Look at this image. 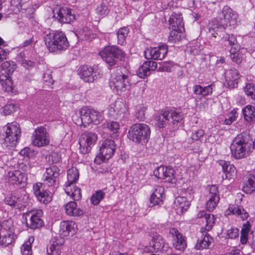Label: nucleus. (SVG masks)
<instances>
[{
    "instance_id": "nucleus-1",
    "label": "nucleus",
    "mask_w": 255,
    "mask_h": 255,
    "mask_svg": "<svg viewBox=\"0 0 255 255\" xmlns=\"http://www.w3.org/2000/svg\"><path fill=\"white\" fill-rule=\"evenodd\" d=\"M237 14L229 6H225L222 11L219 14L217 19V23L210 27L209 31L211 34L216 37L217 31L224 29L226 27L234 25L236 24Z\"/></svg>"
},
{
    "instance_id": "nucleus-2",
    "label": "nucleus",
    "mask_w": 255,
    "mask_h": 255,
    "mask_svg": "<svg viewBox=\"0 0 255 255\" xmlns=\"http://www.w3.org/2000/svg\"><path fill=\"white\" fill-rule=\"evenodd\" d=\"M74 123L78 126L87 127L91 123L99 124L103 119L102 114L93 109L84 107L72 117Z\"/></svg>"
},
{
    "instance_id": "nucleus-3",
    "label": "nucleus",
    "mask_w": 255,
    "mask_h": 255,
    "mask_svg": "<svg viewBox=\"0 0 255 255\" xmlns=\"http://www.w3.org/2000/svg\"><path fill=\"white\" fill-rule=\"evenodd\" d=\"M252 145V140L249 136L238 135L230 146L232 155L237 159L244 158L249 154Z\"/></svg>"
},
{
    "instance_id": "nucleus-4",
    "label": "nucleus",
    "mask_w": 255,
    "mask_h": 255,
    "mask_svg": "<svg viewBox=\"0 0 255 255\" xmlns=\"http://www.w3.org/2000/svg\"><path fill=\"white\" fill-rule=\"evenodd\" d=\"M44 41L47 48L52 52L64 50L69 46L66 35L62 32L47 34L44 37Z\"/></svg>"
},
{
    "instance_id": "nucleus-5",
    "label": "nucleus",
    "mask_w": 255,
    "mask_h": 255,
    "mask_svg": "<svg viewBox=\"0 0 255 255\" xmlns=\"http://www.w3.org/2000/svg\"><path fill=\"white\" fill-rule=\"evenodd\" d=\"M5 137L2 138L1 144L4 148L11 149L15 147L21 135V129L17 123L7 124L4 127Z\"/></svg>"
},
{
    "instance_id": "nucleus-6",
    "label": "nucleus",
    "mask_w": 255,
    "mask_h": 255,
    "mask_svg": "<svg viewBox=\"0 0 255 255\" xmlns=\"http://www.w3.org/2000/svg\"><path fill=\"white\" fill-rule=\"evenodd\" d=\"M151 131L145 124H135L131 126L128 132V138L136 143L144 144L148 142Z\"/></svg>"
},
{
    "instance_id": "nucleus-7",
    "label": "nucleus",
    "mask_w": 255,
    "mask_h": 255,
    "mask_svg": "<svg viewBox=\"0 0 255 255\" xmlns=\"http://www.w3.org/2000/svg\"><path fill=\"white\" fill-rule=\"evenodd\" d=\"M79 171L75 167H72L67 171V182L65 183V191L74 200H79L82 197L81 189L75 185L79 178Z\"/></svg>"
},
{
    "instance_id": "nucleus-8",
    "label": "nucleus",
    "mask_w": 255,
    "mask_h": 255,
    "mask_svg": "<svg viewBox=\"0 0 255 255\" xmlns=\"http://www.w3.org/2000/svg\"><path fill=\"white\" fill-rule=\"evenodd\" d=\"M110 86L117 94L121 95L130 88L128 76L120 70L114 73L110 82Z\"/></svg>"
},
{
    "instance_id": "nucleus-9",
    "label": "nucleus",
    "mask_w": 255,
    "mask_h": 255,
    "mask_svg": "<svg viewBox=\"0 0 255 255\" xmlns=\"http://www.w3.org/2000/svg\"><path fill=\"white\" fill-rule=\"evenodd\" d=\"M183 114L177 111H167L157 115L155 118V125L160 128L167 125H175L182 121Z\"/></svg>"
},
{
    "instance_id": "nucleus-10",
    "label": "nucleus",
    "mask_w": 255,
    "mask_h": 255,
    "mask_svg": "<svg viewBox=\"0 0 255 255\" xmlns=\"http://www.w3.org/2000/svg\"><path fill=\"white\" fill-rule=\"evenodd\" d=\"M99 54L110 66L115 65L118 59L122 60L125 57L124 52L116 46H106L99 52Z\"/></svg>"
},
{
    "instance_id": "nucleus-11",
    "label": "nucleus",
    "mask_w": 255,
    "mask_h": 255,
    "mask_svg": "<svg viewBox=\"0 0 255 255\" xmlns=\"http://www.w3.org/2000/svg\"><path fill=\"white\" fill-rule=\"evenodd\" d=\"M26 226L31 229H37L43 226L42 219L43 212L41 209L31 210L23 214Z\"/></svg>"
},
{
    "instance_id": "nucleus-12",
    "label": "nucleus",
    "mask_w": 255,
    "mask_h": 255,
    "mask_svg": "<svg viewBox=\"0 0 255 255\" xmlns=\"http://www.w3.org/2000/svg\"><path fill=\"white\" fill-rule=\"evenodd\" d=\"M16 238L12 223L8 221L3 222V227L0 231V244L7 246L12 243Z\"/></svg>"
},
{
    "instance_id": "nucleus-13",
    "label": "nucleus",
    "mask_w": 255,
    "mask_h": 255,
    "mask_svg": "<svg viewBox=\"0 0 255 255\" xmlns=\"http://www.w3.org/2000/svg\"><path fill=\"white\" fill-rule=\"evenodd\" d=\"M32 144L38 147H42L49 144L50 137L46 129L43 127L36 128L32 134Z\"/></svg>"
},
{
    "instance_id": "nucleus-14",
    "label": "nucleus",
    "mask_w": 255,
    "mask_h": 255,
    "mask_svg": "<svg viewBox=\"0 0 255 255\" xmlns=\"http://www.w3.org/2000/svg\"><path fill=\"white\" fill-rule=\"evenodd\" d=\"M153 173L156 178L165 182L175 183L176 181L175 171L170 167L160 166L154 170Z\"/></svg>"
},
{
    "instance_id": "nucleus-15",
    "label": "nucleus",
    "mask_w": 255,
    "mask_h": 255,
    "mask_svg": "<svg viewBox=\"0 0 255 255\" xmlns=\"http://www.w3.org/2000/svg\"><path fill=\"white\" fill-rule=\"evenodd\" d=\"M115 149L116 144L114 140L110 139H105L100 146L99 158L102 161L109 159L114 155Z\"/></svg>"
},
{
    "instance_id": "nucleus-16",
    "label": "nucleus",
    "mask_w": 255,
    "mask_h": 255,
    "mask_svg": "<svg viewBox=\"0 0 255 255\" xmlns=\"http://www.w3.org/2000/svg\"><path fill=\"white\" fill-rule=\"evenodd\" d=\"M98 139V135L94 132H86L82 134L79 141L80 149L83 152H88Z\"/></svg>"
},
{
    "instance_id": "nucleus-17",
    "label": "nucleus",
    "mask_w": 255,
    "mask_h": 255,
    "mask_svg": "<svg viewBox=\"0 0 255 255\" xmlns=\"http://www.w3.org/2000/svg\"><path fill=\"white\" fill-rule=\"evenodd\" d=\"M168 52L167 45L163 44L156 47L147 48L144 51V56L146 59L162 60Z\"/></svg>"
},
{
    "instance_id": "nucleus-18",
    "label": "nucleus",
    "mask_w": 255,
    "mask_h": 255,
    "mask_svg": "<svg viewBox=\"0 0 255 255\" xmlns=\"http://www.w3.org/2000/svg\"><path fill=\"white\" fill-rule=\"evenodd\" d=\"M169 234L172 237V246L176 250L183 251L187 247L186 238L177 229L172 228Z\"/></svg>"
},
{
    "instance_id": "nucleus-19",
    "label": "nucleus",
    "mask_w": 255,
    "mask_h": 255,
    "mask_svg": "<svg viewBox=\"0 0 255 255\" xmlns=\"http://www.w3.org/2000/svg\"><path fill=\"white\" fill-rule=\"evenodd\" d=\"M33 188L35 195L41 203L47 204L52 201V195L51 192L45 190L43 187L42 183H36L33 185Z\"/></svg>"
},
{
    "instance_id": "nucleus-20",
    "label": "nucleus",
    "mask_w": 255,
    "mask_h": 255,
    "mask_svg": "<svg viewBox=\"0 0 255 255\" xmlns=\"http://www.w3.org/2000/svg\"><path fill=\"white\" fill-rule=\"evenodd\" d=\"M59 169L55 166L47 168L45 172L43 175V183L42 185L48 187L54 186L56 183V179L59 175Z\"/></svg>"
},
{
    "instance_id": "nucleus-21",
    "label": "nucleus",
    "mask_w": 255,
    "mask_h": 255,
    "mask_svg": "<svg viewBox=\"0 0 255 255\" xmlns=\"http://www.w3.org/2000/svg\"><path fill=\"white\" fill-rule=\"evenodd\" d=\"M169 250V247L165 244L163 238L157 235L154 237L149 244V250L152 252H160L166 253Z\"/></svg>"
},
{
    "instance_id": "nucleus-22",
    "label": "nucleus",
    "mask_w": 255,
    "mask_h": 255,
    "mask_svg": "<svg viewBox=\"0 0 255 255\" xmlns=\"http://www.w3.org/2000/svg\"><path fill=\"white\" fill-rule=\"evenodd\" d=\"M6 178L9 183L16 185H24L27 179L26 174L19 170L9 171Z\"/></svg>"
},
{
    "instance_id": "nucleus-23",
    "label": "nucleus",
    "mask_w": 255,
    "mask_h": 255,
    "mask_svg": "<svg viewBox=\"0 0 255 255\" xmlns=\"http://www.w3.org/2000/svg\"><path fill=\"white\" fill-rule=\"evenodd\" d=\"M57 14L56 18L61 23H69L75 18V15L72 13L71 9L66 7L60 8L57 11Z\"/></svg>"
},
{
    "instance_id": "nucleus-24",
    "label": "nucleus",
    "mask_w": 255,
    "mask_h": 255,
    "mask_svg": "<svg viewBox=\"0 0 255 255\" xmlns=\"http://www.w3.org/2000/svg\"><path fill=\"white\" fill-rule=\"evenodd\" d=\"M75 223L72 221H63L60 223L59 234L63 238L75 233Z\"/></svg>"
},
{
    "instance_id": "nucleus-25",
    "label": "nucleus",
    "mask_w": 255,
    "mask_h": 255,
    "mask_svg": "<svg viewBox=\"0 0 255 255\" xmlns=\"http://www.w3.org/2000/svg\"><path fill=\"white\" fill-rule=\"evenodd\" d=\"M109 111L111 115L116 114L121 117L127 113L128 108L124 102L118 100L110 106Z\"/></svg>"
},
{
    "instance_id": "nucleus-26",
    "label": "nucleus",
    "mask_w": 255,
    "mask_h": 255,
    "mask_svg": "<svg viewBox=\"0 0 255 255\" xmlns=\"http://www.w3.org/2000/svg\"><path fill=\"white\" fill-rule=\"evenodd\" d=\"M157 68V63L153 61H145L137 71V75L143 78L150 74V71H154Z\"/></svg>"
},
{
    "instance_id": "nucleus-27",
    "label": "nucleus",
    "mask_w": 255,
    "mask_h": 255,
    "mask_svg": "<svg viewBox=\"0 0 255 255\" xmlns=\"http://www.w3.org/2000/svg\"><path fill=\"white\" fill-rule=\"evenodd\" d=\"M16 68V65L13 61H5L0 66V78L5 79L9 77Z\"/></svg>"
},
{
    "instance_id": "nucleus-28",
    "label": "nucleus",
    "mask_w": 255,
    "mask_h": 255,
    "mask_svg": "<svg viewBox=\"0 0 255 255\" xmlns=\"http://www.w3.org/2000/svg\"><path fill=\"white\" fill-rule=\"evenodd\" d=\"M79 75L86 82L91 83L95 80L93 69L88 66L84 65L80 67Z\"/></svg>"
},
{
    "instance_id": "nucleus-29",
    "label": "nucleus",
    "mask_w": 255,
    "mask_h": 255,
    "mask_svg": "<svg viewBox=\"0 0 255 255\" xmlns=\"http://www.w3.org/2000/svg\"><path fill=\"white\" fill-rule=\"evenodd\" d=\"M164 188L163 186L156 185L154 187L152 194L150 198V203L153 206L162 203Z\"/></svg>"
},
{
    "instance_id": "nucleus-30",
    "label": "nucleus",
    "mask_w": 255,
    "mask_h": 255,
    "mask_svg": "<svg viewBox=\"0 0 255 255\" xmlns=\"http://www.w3.org/2000/svg\"><path fill=\"white\" fill-rule=\"evenodd\" d=\"M168 22L172 29H181L183 28L184 23L182 16L179 12H173L171 15Z\"/></svg>"
},
{
    "instance_id": "nucleus-31",
    "label": "nucleus",
    "mask_w": 255,
    "mask_h": 255,
    "mask_svg": "<svg viewBox=\"0 0 255 255\" xmlns=\"http://www.w3.org/2000/svg\"><path fill=\"white\" fill-rule=\"evenodd\" d=\"M19 202L20 199L18 197V194L16 191L11 192L7 194L4 199V203L6 205L21 210L22 207L20 205Z\"/></svg>"
},
{
    "instance_id": "nucleus-32",
    "label": "nucleus",
    "mask_w": 255,
    "mask_h": 255,
    "mask_svg": "<svg viewBox=\"0 0 255 255\" xmlns=\"http://www.w3.org/2000/svg\"><path fill=\"white\" fill-rule=\"evenodd\" d=\"M66 214L71 216H79L83 215L84 211L77 208V203L75 201H70L65 205Z\"/></svg>"
},
{
    "instance_id": "nucleus-33",
    "label": "nucleus",
    "mask_w": 255,
    "mask_h": 255,
    "mask_svg": "<svg viewBox=\"0 0 255 255\" xmlns=\"http://www.w3.org/2000/svg\"><path fill=\"white\" fill-rule=\"evenodd\" d=\"M219 164L222 167L226 179H230L236 175V168L233 165L231 164L229 162L220 160L219 161Z\"/></svg>"
},
{
    "instance_id": "nucleus-34",
    "label": "nucleus",
    "mask_w": 255,
    "mask_h": 255,
    "mask_svg": "<svg viewBox=\"0 0 255 255\" xmlns=\"http://www.w3.org/2000/svg\"><path fill=\"white\" fill-rule=\"evenodd\" d=\"M228 210L232 214L237 216L243 220H245L249 217V213L242 206L238 205H230Z\"/></svg>"
},
{
    "instance_id": "nucleus-35",
    "label": "nucleus",
    "mask_w": 255,
    "mask_h": 255,
    "mask_svg": "<svg viewBox=\"0 0 255 255\" xmlns=\"http://www.w3.org/2000/svg\"><path fill=\"white\" fill-rule=\"evenodd\" d=\"M174 203L177 212L180 214H183L190 206L189 201L184 197H177L174 201Z\"/></svg>"
},
{
    "instance_id": "nucleus-36",
    "label": "nucleus",
    "mask_w": 255,
    "mask_h": 255,
    "mask_svg": "<svg viewBox=\"0 0 255 255\" xmlns=\"http://www.w3.org/2000/svg\"><path fill=\"white\" fill-rule=\"evenodd\" d=\"M203 237L197 241V243L195 246L197 250H202L206 249L209 247L213 241V239L206 232L202 234Z\"/></svg>"
},
{
    "instance_id": "nucleus-37",
    "label": "nucleus",
    "mask_w": 255,
    "mask_h": 255,
    "mask_svg": "<svg viewBox=\"0 0 255 255\" xmlns=\"http://www.w3.org/2000/svg\"><path fill=\"white\" fill-rule=\"evenodd\" d=\"M75 34L78 38L82 40H92L95 38V34L87 27L79 28L76 30Z\"/></svg>"
},
{
    "instance_id": "nucleus-38",
    "label": "nucleus",
    "mask_w": 255,
    "mask_h": 255,
    "mask_svg": "<svg viewBox=\"0 0 255 255\" xmlns=\"http://www.w3.org/2000/svg\"><path fill=\"white\" fill-rule=\"evenodd\" d=\"M193 90L194 94L205 97L212 93V85L202 87L201 85H196L193 86Z\"/></svg>"
},
{
    "instance_id": "nucleus-39",
    "label": "nucleus",
    "mask_w": 255,
    "mask_h": 255,
    "mask_svg": "<svg viewBox=\"0 0 255 255\" xmlns=\"http://www.w3.org/2000/svg\"><path fill=\"white\" fill-rule=\"evenodd\" d=\"M223 39L225 41V45H227L228 44L231 46V48L230 50L231 54H234L238 51L239 47L237 45V40L234 35H228L224 37Z\"/></svg>"
},
{
    "instance_id": "nucleus-40",
    "label": "nucleus",
    "mask_w": 255,
    "mask_h": 255,
    "mask_svg": "<svg viewBox=\"0 0 255 255\" xmlns=\"http://www.w3.org/2000/svg\"><path fill=\"white\" fill-rule=\"evenodd\" d=\"M246 121L251 122L255 121V109L254 107L248 105L243 110Z\"/></svg>"
},
{
    "instance_id": "nucleus-41",
    "label": "nucleus",
    "mask_w": 255,
    "mask_h": 255,
    "mask_svg": "<svg viewBox=\"0 0 255 255\" xmlns=\"http://www.w3.org/2000/svg\"><path fill=\"white\" fill-rule=\"evenodd\" d=\"M243 190L248 194L255 191V174L250 175L247 182L243 186Z\"/></svg>"
},
{
    "instance_id": "nucleus-42",
    "label": "nucleus",
    "mask_w": 255,
    "mask_h": 255,
    "mask_svg": "<svg viewBox=\"0 0 255 255\" xmlns=\"http://www.w3.org/2000/svg\"><path fill=\"white\" fill-rule=\"evenodd\" d=\"M207 200L206 203V209L209 211H213L217 207L219 200L220 196H207Z\"/></svg>"
},
{
    "instance_id": "nucleus-43",
    "label": "nucleus",
    "mask_w": 255,
    "mask_h": 255,
    "mask_svg": "<svg viewBox=\"0 0 255 255\" xmlns=\"http://www.w3.org/2000/svg\"><path fill=\"white\" fill-rule=\"evenodd\" d=\"M34 238L30 237L22 245L21 248V252L22 255H32L31 244L34 242Z\"/></svg>"
},
{
    "instance_id": "nucleus-44",
    "label": "nucleus",
    "mask_w": 255,
    "mask_h": 255,
    "mask_svg": "<svg viewBox=\"0 0 255 255\" xmlns=\"http://www.w3.org/2000/svg\"><path fill=\"white\" fill-rule=\"evenodd\" d=\"M225 77L227 82H236L240 79V74L237 69H231L226 72Z\"/></svg>"
},
{
    "instance_id": "nucleus-45",
    "label": "nucleus",
    "mask_w": 255,
    "mask_h": 255,
    "mask_svg": "<svg viewBox=\"0 0 255 255\" xmlns=\"http://www.w3.org/2000/svg\"><path fill=\"white\" fill-rule=\"evenodd\" d=\"M251 224L249 222L244 224L241 231V242L242 244H245L248 241V236L251 229Z\"/></svg>"
},
{
    "instance_id": "nucleus-46",
    "label": "nucleus",
    "mask_w": 255,
    "mask_h": 255,
    "mask_svg": "<svg viewBox=\"0 0 255 255\" xmlns=\"http://www.w3.org/2000/svg\"><path fill=\"white\" fill-rule=\"evenodd\" d=\"M128 32L129 29L126 27L121 28L118 30L117 32L118 44L123 45L125 43Z\"/></svg>"
},
{
    "instance_id": "nucleus-47",
    "label": "nucleus",
    "mask_w": 255,
    "mask_h": 255,
    "mask_svg": "<svg viewBox=\"0 0 255 255\" xmlns=\"http://www.w3.org/2000/svg\"><path fill=\"white\" fill-rule=\"evenodd\" d=\"M47 253L49 255H60L61 253V244L58 241H53L49 248L47 249Z\"/></svg>"
},
{
    "instance_id": "nucleus-48",
    "label": "nucleus",
    "mask_w": 255,
    "mask_h": 255,
    "mask_svg": "<svg viewBox=\"0 0 255 255\" xmlns=\"http://www.w3.org/2000/svg\"><path fill=\"white\" fill-rule=\"evenodd\" d=\"M96 13L99 15H106L109 13V9L108 7V3L106 0H103L97 6Z\"/></svg>"
},
{
    "instance_id": "nucleus-49",
    "label": "nucleus",
    "mask_w": 255,
    "mask_h": 255,
    "mask_svg": "<svg viewBox=\"0 0 255 255\" xmlns=\"http://www.w3.org/2000/svg\"><path fill=\"white\" fill-rule=\"evenodd\" d=\"M5 79L0 78V83L5 91L11 92L13 90V83L10 77H5Z\"/></svg>"
},
{
    "instance_id": "nucleus-50",
    "label": "nucleus",
    "mask_w": 255,
    "mask_h": 255,
    "mask_svg": "<svg viewBox=\"0 0 255 255\" xmlns=\"http://www.w3.org/2000/svg\"><path fill=\"white\" fill-rule=\"evenodd\" d=\"M244 91L247 96L255 100V84L252 83H247L244 88Z\"/></svg>"
},
{
    "instance_id": "nucleus-51",
    "label": "nucleus",
    "mask_w": 255,
    "mask_h": 255,
    "mask_svg": "<svg viewBox=\"0 0 255 255\" xmlns=\"http://www.w3.org/2000/svg\"><path fill=\"white\" fill-rule=\"evenodd\" d=\"M104 196L105 193L102 190L97 191L91 197V202L93 205H97L104 198Z\"/></svg>"
},
{
    "instance_id": "nucleus-52",
    "label": "nucleus",
    "mask_w": 255,
    "mask_h": 255,
    "mask_svg": "<svg viewBox=\"0 0 255 255\" xmlns=\"http://www.w3.org/2000/svg\"><path fill=\"white\" fill-rule=\"evenodd\" d=\"M204 220L206 223L205 229L209 231L211 230L215 224V218L213 215L208 213Z\"/></svg>"
},
{
    "instance_id": "nucleus-53",
    "label": "nucleus",
    "mask_w": 255,
    "mask_h": 255,
    "mask_svg": "<svg viewBox=\"0 0 255 255\" xmlns=\"http://www.w3.org/2000/svg\"><path fill=\"white\" fill-rule=\"evenodd\" d=\"M17 106L13 103L8 104L3 107V113L5 115H9L15 111Z\"/></svg>"
},
{
    "instance_id": "nucleus-54",
    "label": "nucleus",
    "mask_w": 255,
    "mask_h": 255,
    "mask_svg": "<svg viewBox=\"0 0 255 255\" xmlns=\"http://www.w3.org/2000/svg\"><path fill=\"white\" fill-rule=\"evenodd\" d=\"M43 80L48 86H51L54 83V80L52 76V72L48 70H47L43 75Z\"/></svg>"
},
{
    "instance_id": "nucleus-55",
    "label": "nucleus",
    "mask_w": 255,
    "mask_h": 255,
    "mask_svg": "<svg viewBox=\"0 0 255 255\" xmlns=\"http://www.w3.org/2000/svg\"><path fill=\"white\" fill-rule=\"evenodd\" d=\"M226 237L230 239H235L239 236V229L236 228H232L226 232Z\"/></svg>"
},
{
    "instance_id": "nucleus-56",
    "label": "nucleus",
    "mask_w": 255,
    "mask_h": 255,
    "mask_svg": "<svg viewBox=\"0 0 255 255\" xmlns=\"http://www.w3.org/2000/svg\"><path fill=\"white\" fill-rule=\"evenodd\" d=\"M106 127L110 129L111 131H113L116 132L119 129L120 125L118 122L114 121H111L107 122L106 125Z\"/></svg>"
},
{
    "instance_id": "nucleus-57",
    "label": "nucleus",
    "mask_w": 255,
    "mask_h": 255,
    "mask_svg": "<svg viewBox=\"0 0 255 255\" xmlns=\"http://www.w3.org/2000/svg\"><path fill=\"white\" fill-rule=\"evenodd\" d=\"M208 194L207 196H219L218 187L216 185H211L208 188Z\"/></svg>"
},
{
    "instance_id": "nucleus-58",
    "label": "nucleus",
    "mask_w": 255,
    "mask_h": 255,
    "mask_svg": "<svg viewBox=\"0 0 255 255\" xmlns=\"http://www.w3.org/2000/svg\"><path fill=\"white\" fill-rule=\"evenodd\" d=\"M182 29H172V31L170 33V36L169 37V38L170 40L172 41H175L176 39H178V36L180 37V35H179V33L181 31Z\"/></svg>"
},
{
    "instance_id": "nucleus-59",
    "label": "nucleus",
    "mask_w": 255,
    "mask_h": 255,
    "mask_svg": "<svg viewBox=\"0 0 255 255\" xmlns=\"http://www.w3.org/2000/svg\"><path fill=\"white\" fill-rule=\"evenodd\" d=\"M243 58V55L241 53H238L236 54V53L234 54H231V59L232 61L237 64L240 63Z\"/></svg>"
},
{
    "instance_id": "nucleus-60",
    "label": "nucleus",
    "mask_w": 255,
    "mask_h": 255,
    "mask_svg": "<svg viewBox=\"0 0 255 255\" xmlns=\"http://www.w3.org/2000/svg\"><path fill=\"white\" fill-rule=\"evenodd\" d=\"M146 109L144 107H138L136 109V116L139 120H142L144 118Z\"/></svg>"
},
{
    "instance_id": "nucleus-61",
    "label": "nucleus",
    "mask_w": 255,
    "mask_h": 255,
    "mask_svg": "<svg viewBox=\"0 0 255 255\" xmlns=\"http://www.w3.org/2000/svg\"><path fill=\"white\" fill-rule=\"evenodd\" d=\"M204 134V131L202 129H198L193 132L192 138L194 140H199Z\"/></svg>"
},
{
    "instance_id": "nucleus-62",
    "label": "nucleus",
    "mask_w": 255,
    "mask_h": 255,
    "mask_svg": "<svg viewBox=\"0 0 255 255\" xmlns=\"http://www.w3.org/2000/svg\"><path fill=\"white\" fill-rule=\"evenodd\" d=\"M21 64L23 67L28 68L29 67H33L35 64V62L31 60L23 59L21 61Z\"/></svg>"
},
{
    "instance_id": "nucleus-63",
    "label": "nucleus",
    "mask_w": 255,
    "mask_h": 255,
    "mask_svg": "<svg viewBox=\"0 0 255 255\" xmlns=\"http://www.w3.org/2000/svg\"><path fill=\"white\" fill-rule=\"evenodd\" d=\"M7 53L3 49L0 48V63L6 59Z\"/></svg>"
},
{
    "instance_id": "nucleus-64",
    "label": "nucleus",
    "mask_w": 255,
    "mask_h": 255,
    "mask_svg": "<svg viewBox=\"0 0 255 255\" xmlns=\"http://www.w3.org/2000/svg\"><path fill=\"white\" fill-rule=\"evenodd\" d=\"M237 115V113H236V111L235 110L232 111L230 113V114H229V115L228 116L229 119L230 120H231V121H232L233 122L234 121H235L236 120V119L237 118V115Z\"/></svg>"
}]
</instances>
